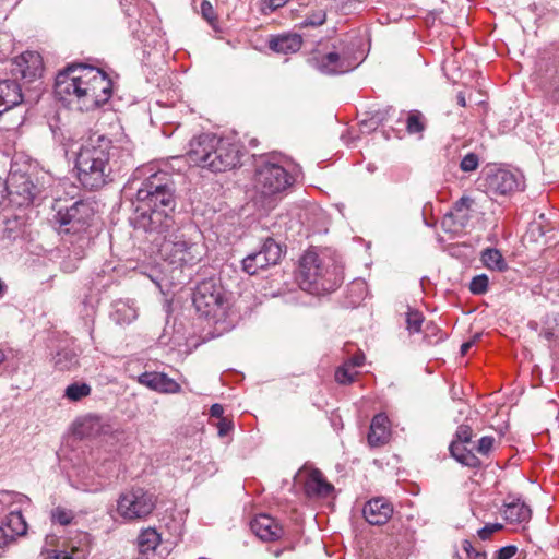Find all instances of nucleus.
Instances as JSON below:
<instances>
[{"label":"nucleus","mask_w":559,"mask_h":559,"mask_svg":"<svg viewBox=\"0 0 559 559\" xmlns=\"http://www.w3.org/2000/svg\"><path fill=\"white\" fill-rule=\"evenodd\" d=\"M251 531L264 542L280 539L284 534L283 526L267 514H259L250 522Z\"/></svg>","instance_id":"nucleus-17"},{"label":"nucleus","mask_w":559,"mask_h":559,"mask_svg":"<svg viewBox=\"0 0 559 559\" xmlns=\"http://www.w3.org/2000/svg\"><path fill=\"white\" fill-rule=\"evenodd\" d=\"M478 165V156L475 153H468L462 158L460 163V169L464 173H469L476 170Z\"/></svg>","instance_id":"nucleus-41"},{"label":"nucleus","mask_w":559,"mask_h":559,"mask_svg":"<svg viewBox=\"0 0 559 559\" xmlns=\"http://www.w3.org/2000/svg\"><path fill=\"white\" fill-rule=\"evenodd\" d=\"M456 100H457V104L461 106V107H465L466 106V99H465V96L463 93H459L457 96H456Z\"/></svg>","instance_id":"nucleus-55"},{"label":"nucleus","mask_w":559,"mask_h":559,"mask_svg":"<svg viewBox=\"0 0 559 559\" xmlns=\"http://www.w3.org/2000/svg\"><path fill=\"white\" fill-rule=\"evenodd\" d=\"M7 355L3 350L0 349V366L5 361Z\"/></svg>","instance_id":"nucleus-58"},{"label":"nucleus","mask_w":559,"mask_h":559,"mask_svg":"<svg viewBox=\"0 0 559 559\" xmlns=\"http://www.w3.org/2000/svg\"><path fill=\"white\" fill-rule=\"evenodd\" d=\"M516 552H518L516 546H514V545L504 546L495 552L493 559H511Z\"/></svg>","instance_id":"nucleus-46"},{"label":"nucleus","mask_w":559,"mask_h":559,"mask_svg":"<svg viewBox=\"0 0 559 559\" xmlns=\"http://www.w3.org/2000/svg\"><path fill=\"white\" fill-rule=\"evenodd\" d=\"M481 261L484 265L491 271L504 272L508 270V263L498 249H485L481 253Z\"/></svg>","instance_id":"nucleus-29"},{"label":"nucleus","mask_w":559,"mask_h":559,"mask_svg":"<svg viewBox=\"0 0 559 559\" xmlns=\"http://www.w3.org/2000/svg\"><path fill=\"white\" fill-rule=\"evenodd\" d=\"M297 280L300 288L310 294L330 293L343 281V265L329 249L308 250L299 261Z\"/></svg>","instance_id":"nucleus-5"},{"label":"nucleus","mask_w":559,"mask_h":559,"mask_svg":"<svg viewBox=\"0 0 559 559\" xmlns=\"http://www.w3.org/2000/svg\"><path fill=\"white\" fill-rule=\"evenodd\" d=\"M325 22V13L320 10L309 16H307L304 21L305 26H320Z\"/></svg>","instance_id":"nucleus-45"},{"label":"nucleus","mask_w":559,"mask_h":559,"mask_svg":"<svg viewBox=\"0 0 559 559\" xmlns=\"http://www.w3.org/2000/svg\"><path fill=\"white\" fill-rule=\"evenodd\" d=\"M5 185L10 202L17 206H27L32 204L36 195L39 193L38 187L26 174L11 171Z\"/></svg>","instance_id":"nucleus-11"},{"label":"nucleus","mask_w":559,"mask_h":559,"mask_svg":"<svg viewBox=\"0 0 559 559\" xmlns=\"http://www.w3.org/2000/svg\"><path fill=\"white\" fill-rule=\"evenodd\" d=\"M239 152L238 145L230 140L204 133L190 141L187 160L190 165L222 173L240 163Z\"/></svg>","instance_id":"nucleus-6"},{"label":"nucleus","mask_w":559,"mask_h":559,"mask_svg":"<svg viewBox=\"0 0 559 559\" xmlns=\"http://www.w3.org/2000/svg\"><path fill=\"white\" fill-rule=\"evenodd\" d=\"M139 383L159 393H179L180 384L163 372H144L139 377Z\"/></svg>","instance_id":"nucleus-21"},{"label":"nucleus","mask_w":559,"mask_h":559,"mask_svg":"<svg viewBox=\"0 0 559 559\" xmlns=\"http://www.w3.org/2000/svg\"><path fill=\"white\" fill-rule=\"evenodd\" d=\"M503 525L500 523H489L478 531V536L480 539L486 540L489 539L492 534L501 531Z\"/></svg>","instance_id":"nucleus-43"},{"label":"nucleus","mask_w":559,"mask_h":559,"mask_svg":"<svg viewBox=\"0 0 559 559\" xmlns=\"http://www.w3.org/2000/svg\"><path fill=\"white\" fill-rule=\"evenodd\" d=\"M502 516L509 524L527 523L532 516L531 508L520 498H512L504 501Z\"/></svg>","instance_id":"nucleus-23"},{"label":"nucleus","mask_w":559,"mask_h":559,"mask_svg":"<svg viewBox=\"0 0 559 559\" xmlns=\"http://www.w3.org/2000/svg\"><path fill=\"white\" fill-rule=\"evenodd\" d=\"M334 487L324 478L319 469L308 473L305 481V491L309 497H328Z\"/></svg>","instance_id":"nucleus-25"},{"label":"nucleus","mask_w":559,"mask_h":559,"mask_svg":"<svg viewBox=\"0 0 559 559\" xmlns=\"http://www.w3.org/2000/svg\"><path fill=\"white\" fill-rule=\"evenodd\" d=\"M109 426L103 419L93 414L79 417L73 423V433L80 439H94L102 433H106Z\"/></svg>","instance_id":"nucleus-18"},{"label":"nucleus","mask_w":559,"mask_h":559,"mask_svg":"<svg viewBox=\"0 0 559 559\" xmlns=\"http://www.w3.org/2000/svg\"><path fill=\"white\" fill-rule=\"evenodd\" d=\"M134 224L146 233H163L173 227L174 185L167 171L151 174L138 189Z\"/></svg>","instance_id":"nucleus-2"},{"label":"nucleus","mask_w":559,"mask_h":559,"mask_svg":"<svg viewBox=\"0 0 559 559\" xmlns=\"http://www.w3.org/2000/svg\"><path fill=\"white\" fill-rule=\"evenodd\" d=\"M489 280L485 274L473 277L469 283V290L475 295H483L488 290Z\"/></svg>","instance_id":"nucleus-40"},{"label":"nucleus","mask_w":559,"mask_h":559,"mask_svg":"<svg viewBox=\"0 0 559 559\" xmlns=\"http://www.w3.org/2000/svg\"><path fill=\"white\" fill-rule=\"evenodd\" d=\"M210 414L212 417L221 418L224 414V407L221 404H213L210 408Z\"/></svg>","instance_id":"nucleus-52"},{"label":"nucleus","mask_w":559,"mask_h":559,"mask_svg":"<svg viewBox=\"0 0 559 559\" xmlns=\"http://www.w3.org/2000/svg\"><path fill=\"white\" fill-rule=\"evenodd\" d=\"M473 437V431L469 426L461 425L455 433V439L453 441H457L460 443H469Z\"/></svg>","instance_id":"nucleus-42"},{"label":"nucleus","mask_w":559,"mask_h":559,"mask_svg":"<svg viewBox=\"0 0 559 559\" xmlns=\"http://www.w3.org/2000/svg\"><path fill=\"white\" fill-rule=\"evenodd\" d=\"M46 559H85V552L82 549L71 548L68 550H51Z\"/></svg>","instance_id":"nucleus-39"},{"label":"nucleus","mask_w":559,"mask_h":559,"mask_svg":"<svg viewBox=\"0 0 559 559\" xmlns=\"http://www.w3.org/2000/svg\"><path fill=\"white\" fill-rule=\"evenodd\" d=\"M454 559H462V558L459 555H456Z\"/></svg>","instance_id":"nucleus-61"},{"label":"nucleus","mask_w":559,"mask_h":559,"mask_svg":"<svg viewBox=\"0 0 559 559\" xmlns=\"http://www.w3.org/2000/svg\"><path fill=\"white\" fill-rule=\"evenodd\" d=\"M53 210L56 211L53 223L61 235L81 237L90 228L94 216L92 205L82 200L71 205H66L58 200L53 204Z\"/></svg>","instance_id":"nucleus-9"},{"label":"nucleus","mask_w":559,"mask_h":559,"mask_svg":"<svg viewBox=\"0 0 559 559\" xmlns=\"http://www.w3.org/2000/svg\"><path fill=\"white\" fill-rule=\"evenodd\" d=\"M27 498L14 491H0V515H5L14 508H21Z\"/></svg>","instance_id":"nucleus-32"},{"label":"nucleus","mask_w":559,"mask_h":559,"mask_svg":"<svg viewBox=\"0 0 559 559\" xmlns=\"http://www.w3.org/2000/svg\"><path fill=\"white\" fill-rule=\"evenodd\" d=\"M286 2L287 0H270V7L277 9L283 7Z\"/></svg>","instance_id":"nucleus-54"},{"label":"nucleus","mask_w":559,"mask_h":559,"mask_svg":"<svg viewBox=\"0 0 559 559\" xmlns=\"http://www.w3.org/2000/svg\"><path fill=\"white\" fill-rule=\"evenodd\" d=\"M160 534L153 527L143 530L138 537V547L140 552L153 551L160 544Z\"/></svg>","instance_id":"nucleus-31"},{"label":"nucleus","mask_w":559,"mask_h":559,"mask_svg":"<svg viewBox=\"0 0 559 559\" xmlns=\"http://www.w3.org/2000/svg\"><path fill=\"white\" fill-rule=\"evenodd\" d=\"M1 526L5 528L8 535H11L12 542L17 536L24 535L27 530V524L22 515L21 508H14L5 514L4 520L1 522Z\"/></svg>","instance_id":"nucleus-27"},{"label":"nucleus","mask_w":559,"mask_h":559,"mask_svg":"<svg viewBox=\"0 0 559 559\" xmlns=\"http://www.w3.org/2000/svg\"><path fill=\"white\" fill-rule=\"evenodd\" d=\"M282 253L281 245L266 238L258 252L250 253L242 260V270L249 275H255L260 270L277 264Z\"/></svg>","instance_id":"nucleus-12"},{"label":"nucleus","mask_w":559,"mask_h":559,"mask_svg":"<svg viewBox=\"0 0 559 559\" xmlns=\"http://www.w3.org/2000/svg\"><path fill=\"white\" fill-rule=\"evenodd\" d=\"M362 512L371 525H383L391 519L393 506L384 498H374L365 504Z\"/></svg>","instance_id":"nucleus-19"},{"label":"nucleus","mask_w":559,"mask_h":559,"mask_svg":"<svg viewBox=\"0 0 559 559\" xmlns=\"http://www.w3.org/2000/svg\"><path fill=\"white\" fill-rule=\"evenodd\" d=\"M195 310L214 323L225 322L229 318L230 304L222 285L214 280L202 281L193 293Z\"/></svg>","instance_id":"nucleus-8"},{"label":"nucleus","mask_w":559,"mask_h":559,"mask_svg":"<svg viewBox=\"0 0 559 559\" xmlns=\"http://www.w3.org/2000/svg\"><path fill=\"white\" fill-rule=\"evenodd\" d=\"M22 102V85L13 76L0 80V116Z\"/></svg>","instance_id":"nucleus-20"},{"label":"nucleus","mask_w":559,"mask_h":559,"mask_svg":"<svg viewBox=\"0 0 559 559\" xmlns=\"http://www.w3.org/2000/svg\"><path fill=\"white\" fill-rule=\"evenodd\" d=\"M301 45L302 38L298 34H282L269 41L270 49L284 55L297 52Z\"/></svg>","instance_id":"nucleus-26"},{"label":"nucleus","mask_w":559,"mask_h":559,"mask_svg":"<svg viewBox=\"0 0 559 559\" xmlns=\"http://www.w3.org/2000/svg\"><path fill=\"white\" fill-rule=\"evenodd\" d=\"M217 428H218V435L221 437H223V436H226L233 429V424H231V421L226 420L225 418H222L217 424Z\"/></svg>","instance_id":"nucleus-51"},{"label":"nucleus","mask_w":559,"mask_h":559,"mask_svg":"<svg viewBox=\"0 0 559 559\" xmlns=\"http://www.w3.org/2000/svg\"><path fill=\"white\" fill-rule=\"evenodd\" d=\"M345 362H348V366H350L352 368L361 367L365 362V355L361 350H358L354 356H352Z\"/></svg>","instance_id":"nucleus-50"},{"label":"nucleus","mask_w":559,"mask_h":559,"mask_svg":"<svg viewBox=\"0 0 559 559\" xmlns=\"http://www.w3.org/2000/svg\"><path fill=\"white\" fill-rule=\"evenodd\" d=\"M73 519V511L63 507H57L51 511V521L53 523H58L60 525H69Z\"/></svg>","instance_id":"nucleus-38"},{"label":"nucleus","mask_w":559,"mask_h":559,"mask_svg":"<svg viewBox=\"0 0 559 559\" xmlns=\"http://www.w3.org/2000/svg\"><path fill=\"white\" fill-rule=\"evenodd\" d=\"M406 129L409 134L421 133L425 130V118L418 110H412L407 114Z\"/></svg>","instance_id":"nucleus-34"},{"label":"nucleus","mask_w":559,"mask_h":559,"mask_svg":"<svg viewBox=\"0 0 559 559\" xmlns=\"http://www.w3.org/2000/svg\"><path fill=\"white\" fill-rule=\"evenodd\" d=\"M519 177L507 169H496L486 177V187L489 193L504 195L520 188Z\"/></svg>","instance_id":"nucleus-15"},{"label":"nucleus","mask_w":559,"mask_h":559,"mask_svg":"<svg viewBox=\"0 0 559 559\" xmlns=\"http://www.w3.org/2000/svg\"><path fill=\"white\" fill-rule=\"evenodd\" d=\"M356 66V60L334 51L316 59V67L320 72L325 74L346 73L355 69Z\"/></svg>","instance_id":"nucleus-16"},{"label":"nucleus","mask_w":559,"mask_h":559,"mask_svg":"<svg viewBox=\"0 0 559 559\" xmlns=\"http://www.w3.org/2000/svg\"><path fill=\"white\" fill-rule=\"evenodd\" d=\"M112 94V82L102 70L71 64L56 76L55 95L68 106L90 111L107 103Z\"/></svg>","instance_id":"nucleus-1"},{"label":"nucleus","mask_w":559,"mask_h":559,"mask_svg":"<svg viewBox=\"0 0 559 559\" xmlns=\"http://www.w3.org/2000/svg\"><path fill=\"white\" fill-rule=\"evenodd\" d=\"M12 542L11 535H8L5 528L0 525V548L7 546Z\"/></svg>","instance_id":"nucleus-53"},{"label":"nucleus","mask_w":559,"mask_h":559,"mask_svg":"<svg viewBox=\"0 0 559 559\" xmlns=\"http://www.w3.org/2000/svg\"><path fill=\"white\" fill-rule=\"evenodd\" d=\"M462 547L468 559H486V554L476 550L469 540H463Z\"/></svg>","instance_id":"nucleus-44"},{"label":"nucleus","mask_w":559,"mask_h":559,"mask_svg":"<svg viewBox=\"0 0 559 559\" xmlns=\"http://www.w3.org/2000/svg\"><path fill=\"white\" fill-rule=\"evenodd\" d=\"M300 174V166L287 157L271 155L262 158L253 175L255 203L266 210L274 209Z\"/></svg>","instance_id":"nucleus-4"},{"label":"nucleus","mask_w":559,"mask_h":559,"mask_svg":"<svg viewBox=\"0 0 559 559\" xmlns=\"http://www.w3.org/2000/svg\"><path fill=\"white\" fill-rule=\"evenodd\" d=\"M4 290V285L2 284V282L0 281V296L2 295Z\"/></svg>","instance_id":"nucleus-60"},{"label":"nucleus","mask_w":559,"mask_h":559,"mask_svg":"<svg viewBox=\"0 0 559 559\" xmlns=\"http://www.w3.org/2000/svg\"><path fill=\"white\" fill-rule=\"evenodd\" d=\"M493 440L495 439L492 437L488 436L480 438L478 441L477 451L480 454H488L493 445Z\"/></svg>","instance_id":"nucleus-48"},{"label":"nucleus","mask_w":559,"mask_h":559,"mask_svg":"<svg viewBox=\"0 0 559 559\" xmlns=\"http://www.w3.org/2000/svg\"><path fill=\"white\" fill-rule=\"evenodd\" d=\"M391 437L390 420L385 414H377L370 424L367 436L368 444L378 448L386 444Z\"/></svg>","instance_id":"nucleus-22"},{"label":"nucleus","mask_w":559,"mask_h":559,"mask_svg":"<svg viewBox=\"0 0 559 559\" xmlns=\"http://www.w3.org/2000/svg\"><path fill=\"white\" fill-rule=\"evenodd\" d=\"M354 288H358L361 292H364L365 290V285L361 282H356V283H353V285H352V289H354Z\"/></svg>","instance_id":"nucleus-57"},{"label":"nucleus","mask_w":559,"mask_h":559,"mask_svg":"<svg viewBox=\"0 0 559 559\" xmlns=\"http://www.w3.org/2000/svg\"><path fill=\"white\" fill-rule=\"evenodd\" d=\"M201 13H202L203 17L210 23H212L215 20L213 7L206 0L202 1V3H201Z\"/></svg>","instance_id":"nucleus-49"},{"label":"nucleus","mask_w":559,"mask_h":559,"mask_svg":"<svg viewBox=\"0 0 559 559\" xmlns=\"http://www.w3.org/2000/svg\"><path fill=\"white\" fill-rule=\"evenodd\" d=\"M52 364L60 371H68L79 364L78 355L73 349L62 348L52 357Z\"/></svg>","instance_id":"nucleus-30"},{"label":"nucleus","mask_w":559,"mask_h":559,"mask_svg":"<svg viewBox=\"0 0 559 559\" xmlns=\"http://www.w3.org/2000/svg\"><path fill=\"white\" fill-rule=\"evenodd\" d=\"M138 317L136 310L126 304H118L116 309V320L119 323H130Z\"/></svg>","instance_id":"nucleus-36"},{"label":"nucleus","mask_w":559,"mask_h":559,"mask_svg":"<svg viewBox=\"0 0 559 559\" xmlns=\"http://www.w3.org/2000/svg\"><path fill=\"white\" fill-rule=\"evenodd\" d=\"M356 376L357 372L353 371V368L348 366V362H344L335 371V380L340 384H349L354 382Z\"/></svg>","instance_id":"nucleus-37"},{"label":"nucleus","mask_w":559,"mask_h":559,"mask_svg":"<svg viewBox=\"0 0 559 559\" xmlns=\"http://www.w3.org/2000/svg\"><path fill=\"white\" fill-rule=\"evenodd\" d=\"M473 204L474 200L469 197L464 195L454 203L453 209L455 212L461 213L468 211Z\"/></svg>","instance_id":"nucleus-47"},{"label":"nucleus","mask_w":559,"mask_h":559,"mask_svg":"<svg viewBox=\"0 0 559 559\" xmlns=\"http://www.w3.org/2000/svg\"><path fill=\"white\" fill-rule=\"evenodd\" d=\"M466 443H460L457 441H452L449 450L451 455L462 465L468 467H479L480 460L465 447Z\"/></svg>","instance_id":"nucleus-28"},{"label":"nucleus","mask_w":559,"mask_h":559,"mask_svg":"<svg viewBox=\"0 0 559 559\" xmlns=\"http://www.w3.org/2000/svg\"><path fill=\"white\" fill-rule=\"evenodd\" d=\"M156 504L157 497L154 492L142 487H133L119 495L116 512L124 521L133 522L146 519Z\"/></svg>","instance_id":"nucleus-10"},{"label":"nucleus","mask_w":559,"mask_h":559,"mask_svg":"<svg viewBox=\"0 0 559 559\" xmlns=\"http://www.w3.org/2000/svg\"><path fill=\"white\" fill-rule=\"evenodd\" d=\"M282 551H283L282 549H277V550H275V551H274V556H275V557H280V556H281V554H282Z\"/></svg>","instance_id":"nucleus-59"},{"label":"nucleus","mask_w":559,"mask_h":559,"mask_svg":"<svg viewBox=\"0 0 559 559\" xmlns=\"http://www.w3.org/2000/svg\"><path fill=\"white\" fill-rule=\"evenodd\" d=\"M120 148L104 135H92L81 146L75 168L83 187L97 190L112 180L111 175L119 170Z\"/></svg>","instance_id":"nucleus-3"},{"label":"nucleus","mask_w":559,"mask_h":559,"mask_svg":"<svg viewBox=\"0 0 559 559\" xmlns=\"http://www.w3.org/2000/svg\"><path fill=\"white\" fill-rule=\"evenodd\" d=\"M406 329L409 333H418L421 330V324L424 322V316L420 311L408 308L406 312Z\"/></svg>","instance_id":"nucleus-35"},{"label":"nucleus","mask_w":559,"mask_h":559,"mask_svg":"<svg viewBox=\"0 0 559 559\" xmlns=\"http://www.w3.org/2000/svg\"><path fill=\"white\" fill-rule=\"evenodd\" d=\"M536 76L539 85L554 102L559 104V62L556 59L540 60Z\"/></svg>","instance_id":"nucleus-14"},{"label":"nucleus","mask_w":559,"mask_h":559,"mask_svg":"<svg viewBox=\"0 0 559 559\" xmlns=\"http://www.w3.org/2000/svg\"><path fill=\"white\" fill-rule=\"evenodd\" d=\"M152 241L159 246V253L170 264L193 265L204 253L201 233L193 225L168 228L167 231L155 233Z\"/></svg>","instance_id":"nucleus-7"},{"label":"nucleus","mask_w":559,"mask_h":559,"mask_svg":"<svg viewBox=\"0 0 559 559\" xmlns=\"http://www.w3.org/2000/svg\"><path fill=\"white\" fill-rule=\"evenodd\" d=\"M44 67L41 56L36 51H25L10 61L9 71L17 81L35 82L41 76Z\"/></svg>","instance_id":"nucleus-13"},{"label":"nucleus","mask_w":559,"mask_h":559,"mask_svg":"<svg viewBox=\"0 0 559 559\" xmlns=\"http://www.w3.org/2000/svg\"><path fill=\"white\" fill-rule=\"evenodd\" d=\"M91 392L92 388L90 384L85 382H74L66 388L63 396L71 402H79L88 396Z\"/></svg>","instance_id":"nucleus-33"},{"label":"nucleus","mask_w":559,"mask_h":559,"mask_svg":"<svg viewBox=\"0 0 559 559\" xmlns=\"http://www.w3.org/2000/svg\"><path fill=\"white\" fill-rule=\"evenodd\" d=\"M107 465L108 466L104 471L97 472L98 478H95L90 469L82 471V473L79 474L80 479L78 481L76 488L86 492L100 491L104 488L103 479L107 478L115 467L114 462H108Z\"/></svg>","instance_id":"nucleus-24"},{"label":"nucleus","mask_w":559,"mask_h":559,"mask_svg":"<svg viewBox=\"0 0 559 559\" xmlns=\"http://www.w3.org/2000/svg\"><path fill=\"white\" fill-rule=\"evenodd\" d=\"M471 347H472V343H471V342H465V343H463V344L461 345V353H462L463 355H465V354L468 352V349H469Z\"/></svg>","instance_id":"nucleus-56"}]
</instances>
